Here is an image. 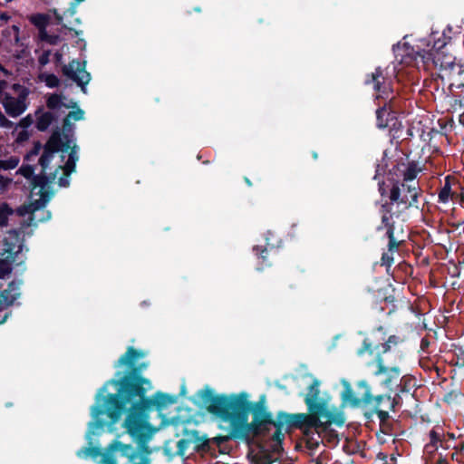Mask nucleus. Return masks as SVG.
Wrapping results in <instances>:
<instances>
[{"instance_id": "a878e982", "label": "nucleus", "mask_w": 464, "mask_h": 464, "mask_svg": "<svg viewBox=\"0 0 464 464\" xmlns=\"http://www.w3.org/2000/svg\"><path fill=\"white\" fill-rule=\"evenodd\" d=\"M284 439V434L280 431V430H277L274 435H273V439H272V441H273V450L274 451H279L281 450V442Z\"/></svg>"}, {"instance_id": "bb28decb", "label": "nucleus", "mask_w": 464, "mask_h": 464, "mask_svg": "<svg viewBox=\"0 0 464 464\" xmlns=\"http://www.w3.org/2000/svg\"><path fill=\"white\" fill-rule=\"evenodd\" d=\"M451 194V188L450 184L447 182L443 188L440 190L439 194V198L441 202L446 203L449 201Z\"/></svg>"}, {"instance_id": "0eeeda50", "label": "nucleus", "mask_w": 464, "mask_h": 464, "mask_svg": "<svg viewBox=\"0 0 464 464\" xmlns=\"http://www.w3.org/2000/svg\"><path fill=\"white\" fill-rule=\"evenodd\" d=\"M6 82L0 81V102L3 104L5 112L11 117H18L27 109L26 99L29 90L20 84H14L12 92H3Z\"/></svg>"}, {"instance_id": "aec40b11", "label": "nucleus", "mask_w": 464, "mask_h": 464, "mask_svg": "<svg viewBox=\"0 0 464 464\" xmlns=\"http://www.w3.org/2000/svg\"><path fill=\"white\" fill-rule=\"evenodd\" d=\"M83 114H84V112L80 109H76V110L69 112V114L66 116V118L64 120L63 129L65 130H70L71 122L72 121H77L82 120Z\"/></svg>"}, {"instance_id": "7c9ffc66", "label": "nucleus", "mask_w": 464, "mask_h": 464, "mask_svg": "<svg viewBox=\"0 0 464 464\" xmlns=\"http://www.w3.org/2000/svg\"><path fill=\"white\" fill-rule=\"evenodd\" d=\"M415 177H416V171L414 169H409L408 171L405 173L403 183L415 184L413 182Z\"/></svg>"}, {"instance_id": "79ce46f5", "label": "nucleus", "mask_w": 464, "mask_h": 464, "mask_svg": "<svg viewBox=\"0 0 464 464\" xmlns=\"http://www.w3.org/2000/svg\"><path fill=\"white\" fill-rule=\"evenodd\" d=\"M8 317V314H5L2 320H0V324H4Z\"/></svg>"}, {"instance_id": "473e14b6", "label": "nucleus", "mask_w": 464, "mask_h": 464, "mask_svg": "<svg viewBox=\"0 0 464 464\" xmlns=\"http://www.w3.org/2000/svg\"><path fill=\"white\" fill-rule=\"evenodd\" d=\"M12 125H13V122L10 121L9 120H7L5 118V116L0 111V126L2 128H10V127H12Z\"/></svg>"}, {"instance_id": "e433bc0d", "label": "nucleus", "mask_w": 464, "mask_h": 464, "mask_svg": "<svg viewBox=\"0 0 464 464\" xmlns=\"http://www.w3.org/2000/svg\"><path fill=\"white\" fill-rule=\"evenodd\" d=\"M10 182H11V179L5 178L3 176H0V187L2 188H5Z\"/></svg>"}, {"instance_id": "c9c22d12", "label": "nucleus", "mask_w": 464, "mask_h": 464, "mask_svg": "<svg viewBox=\"0 0 464 464\" xmlns=\"http://www.w3.org/2000/svg\"><path fill=\"white\" fill-rule=\"evenodd\" d=\"M14 33V40L15 43L19 42V27L17 25H13L10 29Z\"/></svg>"}, {"instance_id": "a18cd8bd", "label": "nucleus", "mask_w": 464, "mask_h": 464, "mask_svg": "<svg viewBox=\"0 0 464 464\" xmlns=\"http://www.w3.org/2000/svg\"><path fill=\"white\" fill-rule=\"evenodd\" d=\"M146 367H147V364H145V363H144V364H142V365L140 367V370L144 369V368H146Z\"/></svg>"}, {"instance_id": "cd10ccee", "label": "nucleus", "mask_w": 464, "mask_h": 464, "mask_svg": "<svg viewBox=\"0 0 464 464\" xmlns=\"http://www.w3.org/2000/svg\"><path fill=\"white\" fill-rule=\"evenodd\" d=\"M40 37L43 41L49 43L50 44H57L59 43V37L56 35H48L46 31L40 32Z\"/></svg>"}, {"instance_id": "c03bdc74", "label": "nucleus", "mask_w": 464, "mask_h": 464, "mask_svg": "<svg viewBox=\"0 0 464 464\" xmlns=\"http://www.w3.org/2000/svg\"><path fill=\"white\" fill-rule=\"evenodd\" d=\"M382 220H383V222H386V221L388 220V218L384 215V216L382 217Z\"/></svg>"}, {"instance_id": "1a4fd4ad", "label": "nucleus", "mask_w": 464, "mask_h": 464, "mask_svg": "<svg viewBox=\"0 0 464 464\" xmlns=\"http://www.w3.org/2000/svg\"><path fill=\"white\" fill-rule=\"evenodd\" d=\"M319 381L315 379L313 380V382L310 384L308 388V392L305 396L304 401L309 411H315L325 417L328 415L329 408L331 407L325 401L319 399Z\"/></svg>"}, {"instance_id": "f03ea898", "label": "nucleus", "mask_w": 464, "mask_h": 464, "mask_svg": "<svg viewBox=\"0 0 464 464\" xmlns=\"http://www.w3.org/2000/svg\"><path fill=\"white\" fill-rule=\"evenodd\" d=\"M65 140H62L59 131L50 137L39 160L42 175L34 177L32 181L29 204L17 209L20 216H29V225L51 218L50 212L44 209L53 196L51 183L57 179L59 186H68V177L75 170L78 160L76 146L72 139L65 137Z\"/></svg>"}, {"instance_id": "4c0bfd02", "label": "nucleus", "mask_w": 464, "mask_h": 464, "mask_svg": "<svg viewBox=\"0 0 464 464\" xmlns=\"http://www.w3.org/2000/svg\"><path fill=\"white\" fill-rule=\"evenodd\" d=\"M390 233V245H389V247H390V250H393L394 248L397 247V245L396 243L393 241V238H392V232L389 231Z\"/></svg>"}, {"instance_id": "4be33fe9", "label": "nucleus", "mask_w": 464, "mask_h": 464, "mask_svg": "<svg viewBox=\"0 0 464 464\" xmlns=\"http://www.w3.org/2000/svg\"><path fill=\"white\" fill-rule=\"evenodd\" d=\"M47 105L50 109H58L62 106L70 107L63 102V98L59 95H52L47 101Z\"/></svg>"}, {"instance_id": "c756f323", "label": "nucleus", "mask_w": 464, "mask_h": 464, "mask_svg": "<svg viewBox=\"0 0 464 464\" xmlns=\"http://www.w3.org/2000/svg\"><path fill=\"white\" fill-rule=\"evenodd\" d=\"M18 173L26 179H31L34 174V169L30 166H23L19 169Z\"/></svg>"}, {"instance_id": "412c9836", "label": "nucleus", "mask_w": 464, "mask_h": 464, "mask_svg": "<svg viewBox=\"0 0 464 464\" xmlns=\"http://www.w3.org/2000/svg\"><path fill=\"white\" fill-rule=\"evenodd\" d=\"M20 162L18 157L12 156L5 160H0V170H9L15 169Z\"/></svg>"}, {"instance_id": "72a5a7b5", "label": "nucleus", "mask_w": 464, "mask_h": 464, "mask_svg": "<svg viewBox=\"0 0 464 464\" xmlns=\"http://www.w3.org/2000/svg\"><path fill=\"white\" fill-rule=\"evenodd\" d=\"M366 352H369L371 354L373 353V351L371 349V344L364 341L363 348L359 350L358 353L359 355H363Z\"/></svg>"}, {"instance_id": "6ab92c4d", "label": "nucleus", "mask_w": 464, "mask_h": 464, "mask_svg": "<svg viewBox=\"0 0 464 464\" xmlns=\"http://www.w3.org/2000/svg\"><path fill=\"white\" fill-rule=\"evenodd\" d=\"M378 373H387L388 377L384 380L386 385H390L393 380H398L400 376V371L398 368H392L391 370L385 369L381 362H379Z\"/></svg>"}, {"instance_id": "a211bd4d", "label": "nucleus", "mask_w": 464, "mask_h": 464, "mask_svg": "<svg viewBox=\"0 0 464 464\" xmlns=\"http://www.w3.org/2000/svg\"><path fill=\"white\" fill-rule=\"evenodd\" d=\"M30 22L34 24L41 31H45V27L48 24L49 17L44 14H32L29 17Z\"/></svg>"}, {"instance_id": "f3484780", "label": "nucleus", "mask_w": 464, "mask_h": 464, "mask_svg": "<svg viewBox=\"0 0 464 464\" xmlns=\"http://www.w3.org/2000/svg\"><path fill=\"white\" fill-rule=\"evenodd\" d=\"M53 116L51 112H40L37 117L36 127L39 130H45L52 123Z\"/></svg>"}, {"instance_id": "6e6552de", "label": "nucleus", "mask_w": 464, "mask_h": 464, "mask_svg": "<svg viewBox=\"0 0 464 464\" xmlns=\"http://www.w3.org/2000/svg\"><path fill=\"white\" fill-rule=\"evenodd\" d=\"M419 188L416 184H396L391 190L390 198L392 202L409 208L417 202Z\"/></svg>"}, {"instance_id": "49530a36", "label": "nucleus", "mask_w": 464, "mask_h": 464, "mask_svg": "<svg viewBox=\"0 0 464 464\" xmlns=\"http://www.w3.org/2000/svg\"><path fill=\"white\" fill-rule=\"evenodd\" d=\"M77 3H82L83 2L84 0H75Z\"/></svg>"}, {"instance_id": "dca6fc26", "label": "nucleus", "mask_w": 464, "mask_h": 464, "mask_svg": "<svg viewBox=\"0 0 464 464\" xmlns=\"http://www.w3.org/2000/svg\"><path fill=\"white\" fill-rule=\"evenodd\" d=\"M377 115V126L379 128H385L392 124V122L395 120L393 116L391 115L389 110L384 104L383 107L379 109L376 112Z\"/></svg>"}, {"instance_id": "f704fd0d", "label": "nucleus", "mask_w": 464, "mask_h": 464, "mask_svg": "<svg viewBox=\"0 0 464 464\" xmlns=\"http://www.w3.org/2000/svg\"><path fill=\"white\" fill-rule=\"evenodd\" d=\"M392 260L393 258L390 254L386 253L382 255V261L384 265L389 266L392 262Z\"/></svg>"}, {"instance_id": "37998d69", "label": "nucleus", "mask_w": 464, "mask_h": 464, "mask_svg": "<svg viewBox=\"0 0 464 464\" xmlns=\"http://www.w3.org/2000/svg\"><path fill=\"white\" fill-rule=\"evenodd\" d=\"M1 18H2V19H5V20H7V19H8V16H7V15H5V14H2V15H1Z\"/></svg>"}, {"instance_id": "f8f14e48", "label": "nucleus", "mask_w": 464, "mask_h": 464, "mask_svg": "<svg viewBox=\"0 0 464 464\" xmlns=\"http://www.w3.org/2000/svg\"><path fill=\"white\" fill-rule=\"evenodd\" d=\"M20 296V282H12L8 287L0 294V311L13 305Z\"/></svg>"}, {"instance_id": "7ed1b4c3", "label": "nucleus", "mask_w": 464, "mask_h": 464, "mask_svg": "<svg viewBox=\"0 0 464 464\" xmlns=\"http://www.w3.org/2000/svg\"><path fill=\"white\" fill-rule=\"evenodd\" d=\"M198 398L208 404V411L236 432H248V394L245 392L230 395L216 394L210 388L198 392Z\"/></svg>"}, {"instance_id": "393cba45", "label": "nucleus", "mask_w": 464, "mask_h": 464, "mask_svg": "<svg viewBox=\"0 0 464 464\" xmlns=\"http://www.w3.org/2000/svg\"><path fill=\"white\" fill-rule=\"evenodd\" d=\"M11 209L5 203H0V225H5L8 216L11 214Z\"/></svg>"}, {"instance_id": "5701e85b", "label": "nucleus", "mask_w": 464, "mask_h": 464, "mask_svg": "<svg viewBox=\"0 0 464 464\" xmlns=\"http://www.w3.org/2000/svg\"><path fill=\"white\" fill-rule=\"evenodd\" d=\"M14 134L15 135V141L17 143H23L26 141L30 137V131L26 129L14 128Z\"/></svg>"}, {"instance_id": "b1692460", "label": "nucleus", "mask_w": 464, "mask_h": 464, "mask_svg": "<svg viewBox=\"0 0 464 464\" xmlns=\"http://www.w3.org/2000/svg\"><path fill=\"white\" fill-rule=\"evenodd\" d=\"M40 80L50 88L56 87L59 83V79L55 75L49 73H42Z\"/></svg>"}, {"instance_id": "ea45409f", "label": "nucleus", "mask_w": 464, "mask_h": 464, "mask_svg": "<svg viewBox=\"0 0 464 464\" xmlns=\"http://www.w3.org/2000/svg\"><path fill=\"white\" fill-rule=\"evenodd\" d=\"M40 149H41V145L40 144H36L35 145L34 154H37L39 152Z\"/></svg>"}, {"instance_id": "a19ab883", "label": "nucleus", "mask_w": 464, "mask_h": 464, "mask_svg": "<svg viewBox=\"0 0 464 464\" xmlns=\"http://www.w3.org/2000/svg\"><path fill=\"white\" fill-rule=\"evenodd\" d=\"M0 71L3 72L5 74H8V72L0 64Z\"/></svg>"}, {"instance_id": "2f4dec72", "label": "nucleus", "mask_w": 464, "mask_h": 464, "mask_svg": "<svg viewBox=\"0 0 464 464\" xmlns=\"http://www.w3.org/2000/svg\"><path fill=\"white\" fill-rule=\"evenodd\" d=\"M188 440H179L178 442V452L179 454L180 455H184L185 454V451L188 446Z\"/></svg>"}, {"instance_id": "4468645a", "label": "nucleus", "mask_w": 464, "mask_h": 464, "mask_svg": "<svg viewBox=\"0 0 464 464\" xmlns=\"http://www.w3.org/2000/svg\"><path fill=\"white\" fill-rule=\"evenodd\" d=\"M342 383H343V385L345 388V390L343 392V400L349 401H351V402H353L354 404L359 403L361 401H365V402H369L371 401L370 391H369V388H368V386L366 385V383L364 382H360V386L362 387V388H365V392L362 395V399H354L353 398V391H352V388H351L350 384L348 383V382L343 380V381H342Z\"/></svg>"}, {"instance_id": "ddd939ff", "label": "nucleus", "mask_w": 464, "mask_h": 464, "mask_svg": "<svg viewBox=\"0 0 464 464\" xmlns=\"http://www.w3.org/2000/svg\"><path fill=\"white\" fill-rule=\"evenodd\" d=\"M382 81H383L382 72L380 69H376L371 74V80H367L366 83H372L373 89L378 92L376 96L377 99L382 97H384L385 99H392L389 95L390 87Z\"/></svg>"}, {"instance_id": "9d476101", "label": "nucleus", "mask_w": 464, "mask_h": 464, "mask_svg": "<svg viewBox=\"0 0 464 464\" xmlns=\"http://www.w3.org/2000/svg\"><path fill=\"white\" fill-rule=\"evenodd\" d=\"M333 415L334 409L329 408V413L325 417L315 411H310V414H297L292 418L295 419L296 422L305 425L308 428H319L324 424L331 423L333 420ZM284 417L286 419V421H289V419L291 418L288 415H284Z\"/></svg>"}, {"instance_id": "39448f33", "label": "nucleus", "mask_w": 464, "mask_h": 464, "mask_svg": "<svg viewBox=\"0 0 464 464\" xmlns=\"http://www.w3.org/2000/svg\"><path fill=\"white\" fill-rule=\"evenodd\" d=\"M82 459L92 458L97 464H150L146 456L138 454L130 445L115 440L104 450L88 447L77 451Z\"/></svg>"}, {"instance_id": "c85d7f7f", "label": "nucleus", "mask_w": 464, "mask_h": 464, "mask_svg": "<svg viewBox=\"0 0 464 464\" xmlns=\"http://www.w3.org/2000/svg\"><path fill=\"white\" fill-rule=\"evenodd\" d=\"M33 117L31 115H27L24 118H23L15 127L28 130L29 127L33 124Z\"/></svg>"}, {"instance_id": "f257e3e1", "label": "nucleus", "mask_w": 464, "mask_h": 464, "mask_svg": "<svg viewBox=\"0 0 464 464\" xmlns=\"http://www.w3.org/2000/svg\"><path fill=\"white\" fill-rule=\"evenodd\" d=\"M151 389L150 380L140 376L132 379L123 377L105 383L91 409L92 421L88 425L86 439L91 442L93 436L102 435L105 430L113 432L123 410L125 419L122 426L131 438L140 444L150 440L156 429L148 421L149 411L153 408L160 411L176 401L174 396L161 392L151 398L145 397Z\"/></svg>"}, {"instance_id": "423d86ee", "label": "nucleus", "mask_w": 464, "mask_h": 464, "mask_svg": "<svg viewBox=\"0 0 464 464\" xmlns=\"http://www.w3.org/2000/svg\"><path fill=\"white\" fill-rule=\"evenodd\" d=\"M5 240V249L0 257V278H5L15 266H19L24 262L19 234L16 231H11Z\"/></svg>"}, {"instance_id": "2eb2a0df", "label": "nucleus", "mask_w": 464, "mask_h": 464, "mask_svg": "<svg viewBox=\"0 0 464 464\" xmlns=\"http://www.w3.org/2000/svg\"><path fill=\"white\" fill-rule=\"evenodd\" d=\"M144 355L145 354L141 351H137L130 347L122 356H121L117 362V366L133 367L137 360L144 357Z\"/></svg>"}, {"instance_id": "9b49d317", "label": "nucleus", "mask_w": 464, "mask_h": 464, "mask_svg": "<svg viewBox=\"0 0 464 464\" xmlns=\"http://www.w3.org/2000/svg\"><path fill=\"white\" fill-rule=\"evenodd\" d=\"M63 72L67 77L77 82L83 92H86V85L91 80V75L85 70V63L72 61L69 65L64 66Z\"/></svg>"}, {"instance_id": "58836bf2", "label": "nucleus", "mask_w": 464, "mask_h": 464, "mask_svg": "<svg viewBox=\"0 0 464 464\" xmlns=\"http://www.w3.org/2000/svg\"><path fill=\"white\" fill-rule=\"evenodd\" d=\"M47 61H48V57H47V54H46V53H44V54H43L42 56H40V58H39V62H40V63H41V64H43V65L46 64Z\"/></svg>"}, {"instance_id": "20e7f679", "label": "nucleus", "mask_w": 464, "mask_h": 464, "mask_svg": "<svg viewBox=\"0 0 464 464\" xmlns=\"http://www.w3.org/2000/svg\"><path fill=\"white\" fill-rule=\"evenodd\" d=\"M447 40L444 33L434 31L429 40L421 39L416 45L417 54L424 63H431L451 80H459L458 85L464 86V65L456 63V58L451 54L441 51L446 45Z\"/></svg>"}]
</instances>
